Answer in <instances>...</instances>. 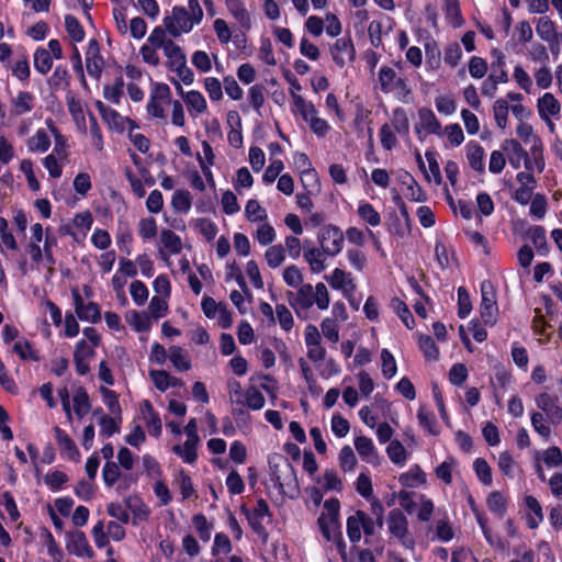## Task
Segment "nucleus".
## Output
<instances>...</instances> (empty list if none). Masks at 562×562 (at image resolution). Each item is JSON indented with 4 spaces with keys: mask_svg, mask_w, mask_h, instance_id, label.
<instances>
[{
    "mask_svg": "<svg viewBox=\"0 0 562 562\" xmlns=\"http://www.w3.org/2000/svg\"><path fill=\"white\" fill-rule=\"evenodd\" d=\"M66 549L70 554L79 558H93L94 552L81 530L70 531L66 536Z\"/></svg>",
    "mask_w": 562,
    "mask_h": 562,
    "instance_id": "11",
    "label": "nucleus"
},
{
    "mask_svg": "<svg viewBox=\"0 0 562 562\" xmlns=\"http://www.w3.org/2000/svg\"><path fill=\"white\" fill-rule=\"evenodd\" d=\"M398 482L404 487L415 488L426 484L427 476L418 464H413L407 472L400 474Z\"/></svg>",
    "mask_w": 562,
    "mask_h": 562,
    "instance_id": "20",
    "label": "nucleus"
},
{
    "mask_svg": "<svg viewBox=\"0 0 562 562\" xmlns=\"http://www.w3.org/2000/svg\"><path fill=\"white\" fill-rule=\"evenodd\" d=\"M293 112H297L308 123L311 131L317 137L321 138L327 135L330 125L325 119L317 116L318 111L311 101H306L301 94L293 93Z\"/></svg>",
    "mask_w": 562,
    "mask_h": 562,
    "instance_id": "2",
    "label": "nucleus"
},
{
    "mask_svg": "<svg viewBox=\"0 0 562 562\" xmlns=\"http://www.w3.org/2000/svg\"><path fill=\"white\" fill-rule=\"evenodd\" d=\"M160 241L171 255H178L182 250L180 236L171 229L165 228L160 232Z\"/></svg>",
    "mask_w": 562,
    "mask_h": 562,
    "instance_id": "33",
    "label": "nucleus"
},
{
    "mask_svg": "<svg viewBox=\"0 0 562 562\" xmlns=\"http://www.w3.org/2000/svg\"><path fill=\"white\" fill-rule=\"evenodd\" d=\"M286 296L290 306L293 307L296 313H299V310H308L315 303L314 289L310 283L301 284L296 294L289 291Z\"/></svg>",
    "mask_w": 562,
    "mask_h": 562,
    "instance_id": "14",
    "label": "nucleus"
},
{
    "mask_svg": "<svg viewBox=\"0 0 562 562\" xmlns=\"http://www.w3.org/2000/svg\"><path fill=\"white\" fill-rule=\"evenodd\" d=\"M91 409V403L88 392L83 386H79L74 395V412L78 418H83Z\"/></svg>",
    "mask_w": 562,
    "mask_h": 562,
    "instance_id": "29",
    "label": "nucleus"
},
{
    "mask_svg": "<svg viewBox=\"0 0 562 562\" xmlns=\"http://www.w3.org/2000/svg\"><path fill=\"white\" fill-rule=\"evenodd\" d=\"M492 55L495 57V60L492 61L491 68L492 72L488 76L490 81H495V83H506L508 82V74L505 70V56L504 54L497 49H492Z\"/></svg>",
    "mask_w": 562,
    "mask_h": 562,
    "instance_id": "22",
    "label": "nucleus"
},
{
    "mask_svg": "<svg viewBox=\"0 0 562 562\" xmlns=\"http://www.w3.org/2000/svg\"><path fill=\"white\" fill-rule=\"evenodd\" d=\"M245 214L250 222H260L267 217L266 210L261 207L259 202L255 199L247 201Z\"/></svg>",
    "mask_w": 562,
    "mask_h": 562,
    "instance_id": "63",
    "label": "nucleus"
},
{
    "mask_svg": "<svg viewBox=\"0 0 562 562\" xmlns=\"http://www.w3.org/2000/svg\"><path fill=\"white\" fill-rule=\"evenodd\" d=\"M392 114V125L395 131L402 136H407L409 134V121L405 109L395 108Z\"/></svg>",
    "mask_w": 562,
    "mask_h": 562,
    "instance_id": "49",
    "label": "nucleus"
},
{
    "mask_svg": "<svg viewBox=\"0 0 562 562\" xmlns=\"http://www.w3.org/2000/svg\"><path fill=\"white\" fill-rule=\"evenodd\" d=\"M391 307L408 329H413L415 327V318L404 301L398 297H393L391 300Z\"/></svg>",
    "mask_w": 562,
    "mask_h": 562,
    "instance_id": "31",
    "label": "nucleus"
},
{
    "mask_svg": "<svg viewBox=\"0 0 562 562\" xmlns=\"http://www.w3.org/2000/svg\"><path fill=\"white\" fill-rule=\"evenodd\" d=\"M184 102L188 110H194L196 113H203L207 109V103L203 94L198 90H190L184 95Z\"/></svg>",
    "mask_w": 562,
    "mask_h": 562,
    "instance_id": "47",
    "label": "nucleus"
},
{
    "mask_svg": "<svg viewBox=\"0 0 562 562\" xmlns=\"http://www.w3.org/2000/svg\"><path fill=\"white\" fill-rule=\"evenodd\" d=\"M535 402L542 414H546L550 424L558 426L562 423V406L557 395L542 392L536 396Z\"/></svg>",
    "mask_w": 562,
    "mask_h": 562,
    "instance_id": "9",
    "label": "nucleus"
},
{
    "mask_svg": "<svg viewBox=\"0 0 562 562\" xmlns=\"http://www.w3.org/2000/svg\"><path fill=\"white\" fill-rule=\"evenodd\" d=\"M467 150V159L470 165V167L477 171V172H484L485 166H484V148L482 145L476 140H470L465 145Z\"/></svg>",
    "mask_w": 562,
    "mask_h": 562,
    "instance_id": "19",
    "label": "nucleus"
},
{
    "mask_svg": "<svg viewBox=\"0 0 562 562\" xmlns=\"http://www.w3.org/2000/svg\"><path fill=\"white\" fill-rule=\"evenodd\" d=\"M381 360H382V374L385 379H392L397 371V366L394 356L392 352L384 348L381 351Z\"/></svg>",
    "mask_w": 562,
    "mask_h": 562,
    "instance_id": "57",
    "label": "nucleus"
},
{
    "mask_svg": "<svg viewBox=\"0 0 562 562\" xmlns=\"http://www.w3.org/2000/svg\"><path fill=\"white\" fill-rule=\"evenodd\" d=\"M526 507L535 515L528 514L526 517V524L528 528L536 529L543 520L542 507L538 499L532 495H527L525 497Z\"/></svg>",
    "mask_w": 562,
    "mask_h": 562,
    "instance_id": "24",
    "label": "nucleus"
},
{
    "mask_svg": "<svg viewBox=\"0 0 562 562\" xmlns=\"http://www.w3.org/2000/svg\"><path fill=\"white\" fill-rule=\"evenodd\" d=\"M527 237L531 240L536 251L541 257H547L550 252V247L547 240V234L543 226L535 225L527 231Z\"/></svg>",
    "mask_w": 562,
    "mask_h": 562,
    "instance_id": "21",
    "label": "nucleus"
},
{
    "mask_svg": "<svg viewBox=\"0 0 562 562\" xmlns=\"http://www.w3.org/2000/svg\"><path fill=\"white\" fill-rule=\"evenodd\" d=\"M192 524L199 535V538L203 542L210 541L213 530V524L207 521L205 515L202 513L195 514L192 517Z\"/></svg>",
    "mask_w": 562,
    "mask_h": 562,
    "instance_id": "43",
    "label": "nucleus"
},
{
    "mask_svg": "<svg viewBox=\"0 0 562 562\" xmlns=\"http://www.w3.org/2000/svg\"><path fill=\"white\" fill-rule=\"evenodd\" d=\"M418 347L427 360L436 361L439 359V348L429 335L419 336Z\"/></svg>",
    "mask_w": 562,
    "mask_h": 562,
    "instance_id": "46",
    "label": "nucleus"
},
{
    "mask_svg": "<svg viewBox=\"0 0 562 562\" xmlns=\"http://www.w3.org/2000/svg\"><path fill=\"white\" fill-rule=\"evenodd\" d=\"M536 31L540 38L546 42H551L555 37H559L555 30V23L549 16H541L538 20Z\"/></svg>",
    "mask_w": 562,
    "mask_h": 562,
    "instance_id": "40",
    "label": "nucleus"
},
{
    "mask_svg": "<svg viewBox=\"0 0 562 562\" xmlns=\"http://www.w3.org/2000/svg\"><path fill=\"white\" fill-rule=\"evenodd\" d=\"M281 465H284L291 472V474H293V475L295 474L293 465L289 462V460L284 456L279 454V453H273L268 457L270 481L273 483V485L276 487L283 490L281 473L279 470V468Z\"/></svg>",
    "mask_w": 562,
    "mask_h": 562,
    "instance_id": "15",
    "label": "nucleus"
},
{
    "mask_svg": "<svg viewBox=\"0 0 562 562\" xmlns=\"http://www.w3.org/2000/svg\"><path fill=\"white\" fill-rule=\"evenodd\" d=\"M386 522L390 533L408 547V521L404 513L398 508L390 510Z\"/></svg>",
    "mask_w": 562,
    "mask_h": 562,
    "instance_id": "12",
    "label": "nucleus"
},
{
    "mask_svg": "<svg viewBox=\"0 0 562 562\" xmlns=\"http://www.w3.org/2000/svg\"><path fill=\"white\" fill-rule=\"evenodd\" d=\"M472 311L470 295L464 286L458 289V316L461 319L467 318Z\"/></svg>",
    "mask_w": 562,
    "mask_h": 562,
    "instance_id": "62",
    "label": "nucleus"
},
{
    "mask_svg": "<svg viewBox=\"0 0 562 562\" xmlns=\"http://www.w3.org/2000/svg\"><path fill=\"white\" fill-rule=\"evenodd\" d=\"M357 213L364 223L372 227L379 226L381 224L380 213L368 201H361L359 203Z\"/></svg>",
    "mask_w": 562,
    "mask_h": 562,
    "instance_id": "30",
    "label": "nucleus"
},
{
    "mask_svg": "<svg viewBox=\"0 0 562 562\" xmlns=\"http://www.w3.org/2000/svg\"><path fill=\"white\" fill-rule=\"evenodd\" d=\"M446 16L450 19L451 24L457 27L463 23L459 0H445L443 7Z\"/></svg>",
    "mask_w": 562,
    "mask_h": 562,
    "instance_id": "55",
    "label": "nucleus"
},
{
    "mask_svg": "<svg viewBox=\"0 0 562 562\" xmlns=\"http://www.w3.org/2000/svg\"><path fill=\"white\" fill-rule=\"evenodd\" d=\"M226 8L241 29H251L250 14L243 0H225Z\"/></svg>",
    "mask_w": 562,
    "mask_h": 562,
    "instance_id": "18",
    "label": "nucleus"
},
{
    "mask_svg": "<svg viewBox=\"0 0 562 562\" xmlns=\"http://www.w3.org/2000/svg\"><path fill=\"white\" fill-rule=\"evenodd\" d=\"M389 459L396 465H404L407 461L408 453L405 447L396 439L390 441L386 447Z\"/></svg>",
    "mask_w": 562,
    "mask_h": 562,
    "instance_id": "39",
    "label": "nucleus"
},
{
    "mask_svg": "<svg viewBox=\"0 0 562 562\" xmlns=\"http://www.w3.org/2000/svg\"><path fill=\"white\" fill-rule=\"evenodd\" d=\"M125 506L130 509L135 517L140 520H146L149 516V509L144 504L142 498L137 495L128 496L124 499Z\"/></svg>",
    "mask_w": 562,
    "mask_h": 562,
    "instance_id": "45",
    "label": "nucleus"
},
{
    "mask_svg": "<svg viewBox=\"0 0 562 562\" xmlns=\"http://www.w3.org/2000/svg\"><path fill=\"white\" fill-rule=\"evenodd\" d=\"M560 102L554 98L552 93L546 92L541 98H539L538 111L541 119L549 120L547 113L550 115H557L560 113Z\"/></svg>",
    "mask_w": 562,
    "mask_h": 562,
    "instance_id": "25",
    "label": "nucleus"
},
{
    "mask_svg": "<svg viewBox=\"0 0 562 562\" xmlns=\"http://www.w3.org/2000/svg\"><path fill=\"white\" fill-rule=\"evenodd\" d=\"M65 27L67 34L74 42L80 43L85 40L86 32L76 16L71 14L65 15Z\"/></svg>",
    "mask_w": 562,
    "mask_h": 562,
    "instance_id": "41",
    "label": "nucleus"
},
{
    "mask_svg": "<svg viewBox=\"0 0 562 562\" xmlns=\"http://www.w3.org/2000/svg\"><path fill=\"white\" fill-rule=\"evenodd\" d=\"M54 432L61 453H65L69 460L78 462L81 454L71 437L58 426L54 428Z\"/></svg>",
    "mask_w": 562,
    "mask_h": 562,
    "instance_id": "16",
    "label": "nucleus"
},
{
    "mask_svg": "<svg viewBox=\"0 0 562 562\" xmlns=\"http://www.w3.org/2000/svg\"><path fill=\"white\" fill-rule=\"evenodd\" d=\"M103 66L104 59L100 53L99 42L95 38H91L86 52V67L89 76L94 79H100Z\"/></svg>",
    "mask_w": 562,
    "mask_h": 562,
    "instance_id": "13",
    "label": "nucleus"
},
{
    "mask_svg": "<svg viewBox=\"0 0 562 562\" xmlns=\"http://www.w3.org/2000/svg\"><path fill=\"white\" fill-rule=\"evenodd\" d=\"M70 79H71V77L68 72L67 67L63 66V65H58V66H56L53 75L48 79V83L55 90L59 89L63 83L65 86L64 88H68L70 86Z\"/></svg>",
    "mask_w": 562,
    "mask_h": 562,
    "instance_id": "52",
    "label": "nucleus"
},
{
    "mask_svg": "<svg viewBox=\"0 0 562 562\" xmlns=\"http://www.w3.org/2000/svg\"><path fill=\"white\" fill-rule=\"evenodd\" d=\"M417 419L419 425L431 436L439 435V430L436 428V416L432 412H425L424 409H418Z\"/></svg>",
    "mask_w": 562,
    "mask_h": 562,
    "instance_id": "59",
    "label": "nucleus"
},
{
    "mask_svg": "<svg viewBox=\"0 0 562 562\" xmlns=\"http://www.w3.org/2000/svg\"><path fill=\"white\" fill-rule=\"evenodd\" d=\"M361 529L364 533V543H370L369 538L375 532L373 518L366 512L358 509L355 515L349 516L346 521V530L349 541L353 544L361 540Z\"/></svg>",
    "mask_w": 562,
    "mask_h": 562,
    "instance_id": "3",
    "label": "nucleus"
},
{
    "mask_svg": "<svg viewBox=\"0 0 562 562\" xmlns=\"http://www.w3.org/2000/svg\"><path fill=\"white\" fill-rule=\"evenodd\" d=\"M12 103L14 113L23 115L34 109V95L29 91H20Z\"/></svg>",
    "mask_w": 562,
    "mask_h": 562,
    "instance_id": "36",
    "label": "nucleus"
},
{
    "mask_svg": "<svg viewBox=\"0 0 562 562\" xmlns=\"http://www.w3.org/2000/svg\"><path fill=\"white\" fill-rule=\"evenodd\" d=\"M473 470L477 480L485 486H488L493 482L492 469L487 461L483 458H476L473 462Z\"/></svg>",
    "mask_w": 562,
    "mask_h": 562,
    "instance_id": "50",
    "label": "nucleus"
},
{
    "mask_svg": "<svg viewBox=\"0 0 562 562\" xmlns=\"http://www.w3.org/2000/svg\"><path fill=\"white\" fill-rule=\"evenodd\" d=\"M324 508L327 510L328 517L325 514L319 515L317 518L319 530L326 541L336 543L339 553L344 557L346 542L339 524L340 502L336 497L328 498L324 502Z\"/></svg>",
    "mask_w": 562,
    "mask_h": 562,
    "instance_id": "1",
    "label": "nucleus"
},
{
    "mask_svg": "<svg viewBox=\"0 0 562 562\" xmlns=\"http://www.w3.org/2000/svg\"><path fill=\"white\" fill-rule=\"evenodd\" d=\"M50 147V138L48 134L40 128L36 133L27 139V149L30 151L45 153Z\"/></svg>",
    "mask_w": 562,
    "mask_h": 562,
    "instance_id": "37",
    "label": "nucleus"
},
{
    "mask_svg": "<svg viewBox=\"0 0 562 562\" xmlns=\"http://www.w3.org/2000/svg\"><path fill=\"white\" fill-rule=\"evenodd\" d=\"M480 315L486 326L492 327L497 322L498 305L496 302V292L492 282L488 280L481 283Z\"/></svg>",
    "mask_w": 562,
    "mask_h": 562,
    "instance_id": "6",
    "label": "nucleus"
},
{
    "mask_svg": "<svg viewBox=\"0 0 562 562\" xmlns=\"http://www.w3.org/2000/svg\"><path fill=\"white\" fill-rule=\"evenodd\" d=\"M325 255L322 248L312 247L304 251V259L308 262L312 272L321 273L326 269L325 259L323 258Z\"/></svg>",
    "mask_w": 562,
    "mask_h": 562,
    "instance_id": "32",
    "label": "nucleus"
},
{
    "mask_svg": "<svg viewBox=\"0 0 562 562\" xmlns=\"http://www.w3.org/2000/svg\"><path fill=\"white\" fill-rule=\"evenodd\" d=\"M162 24L172 37H178L182 33H189L192 31L194 25H198L193 22L188 9L182 5H175L172 8V15L165 16Z\"/></svg>",
    "mask_w": 562,
    "mask_h": 562,
    "instance_id": "5",
    "label": "nucleus"
},
{
    "mask_svg": "<svg viewBox=\"0 0 562 562\" xmlns=\"http://www.w3.org/2000/svg\"><path fill=\"white\" fill-rule=\"evenodd\" d=\"M317 241L325 255L335 257L344 248L345 234L335 224H324L317 233Z\"/></svg>",
    "mask_w": 562,
    "mask_h": 562,
    "instance_id": "4",
    "label": "nucleus"
},
{
    "mask_svg": "<svg viewBox=\"0 0 562 562\" xmlns=\"http://www.w3.org/2000/svg\"><path fill=\"white\" fill-rule=\"evenodd\" d=\"M126 322L137 333H146L150 329L151 322L150 316L146 312H138L135 310L130 311L126 314Z\"/></svg>",
    "mask_w": 562,
    "mask_h": 562,
    "instance_id": "27",
    "label": "nucleus"
},
{
    "mask_svg": "<svg viewBox=\"0 0 562 562\" xmlns=\"http://www.w3.org/2000/svg\"><path fill=\"white\" fill-rule=\"evenodd\" d=\"M530 419L533 430L543 439L548 440L551 436V428L543 414L541 412H532Z\"/></svg>",
    "mask_w": 562,
    "mask_h": 562,
    "instance_id": "54",
    "label": "nucleus"
},
{
    "mask_svg": "<svg viewBox=\"0 0 562 562\" xmlns=\"http://www.w3.org/2000/svg\"><path fill=\"white\" fill-rule=\"evenodd\" d=\"M130 292L133 301L138 306L147 301L149 294L146 284L139 280H135L131 283Z\"/></svg>",
    "mask_w": 562,
    "mask_h": 562,
    "instance_id": "64",
    "label": "nucleus"
},
{
    "mask_svg": "<svg viewBox=\"0 0 562 562\" xmlns=\"http://www.w3.org/2000/svg\"><path fill=\"white\" fill-rule=\"evenodd\" d=\"M333 61L338 68H344L347 64L356 60L357 52L350 34L339 37L329 47Z\"/></svg>",
    "mask_w": 562,
    "mask_h": 562,
    "instance_id": "7",
    "label": "nucleus"
},
{
    "mask_svg": "<svg viewBox=\"0 0 562 562\" xmlns=\"http://www.w3.org/2000/svg\"><path fill=\"white\" fill-rule=\"evenodd\" d=\"M240 512L246 516L248 520V525L251 530L263 541L267 542L269 538V532L267 528L263 526V518L256 517L249 514V509L246 505L240 506Z\"/></svg>",
    "mask_w": 562,
    "mask_h": 562,
    "instance_id": "38",
    "label": "nucleus"
},
{
    "mask_svg": "<svg viewBox=\"0 0 562 562\" xmlns=\"http://www.w3.org/2000/svg\"><path fill=\"white\" fill-rule=\"evenodd\" d=\"M100 393L102 394L103 403L109 408V411L119 416L121 420L122 408L119 402V395L115 391L110 390L105 386H100Z\"/></svg>",
    "mask_w": 562,
    "mask_h": 562,
    "instance_id": "51",
    "label": "nucleus"
},
{
    "mask_svg": "<svg viewBox=\"0 0 562 562\" xmlns=\"http://www.w3.org/2000/svg\"><path fill=\"white\" fill-rule=\"evenodd\" d=\"M400 77H397L396 71L389 67L382 66L378 74V80L380 83V89L383 93H391L394 91V86Z\"/></svg>",
    "mask_w": 562,
    "mask_h": 562,
    "instance_id": "28",
    "label": "nucleus"
},
{
    "mask_svg": "<svg viewBox=\"0 0 562 562\" xmlns=\"http://www.w3.org/2000/svg\"><path fill=\"white\" fill-rule=\"evenodd\" d=\"M501 147L502 150L506 153L509 164L514 169L520 168L521 162H524L526 170L533 171L529 153L522 148L521 144L517 139H505Z\"/></svg>",
    "mask_w": 562,
    "mask_h": 562,
    "instance_id": "8",
    "label": "nucleus"
},
{
    "mask_svg": "<svg viewBox=\"0 0 562 562\" xmlns=\"http://www.w3.org/2000/svg\"><path fill=\"white\" fill-rule=\"evenodd\" d=\"M42 538L47 547V552L53 558V560L55 562H61L63 551L60 550L58 543L56 542L52 532L47 528H43Z\"/></svg>",
    "mask_w": 562,
    "mask_h": 562,
    "instance_id": "60",
    "label": "nucleus"
},
{
    "mask_svg": "<svg viewBox=\"0 0 562 562\" xmlns=\"http://www.w3.org/2000/svg\"><path fill=\"white\" fill-rule=\"evenodd\" d=\"M488 510L498 518H504L508 507V496L499 491L491 492L486 497Z\"/></svg>",
    "mask_w": 562,
    "mask_h": 562,
    "instance_id": "23",
    "label": "nucleus"
},
{
    "mask_svg": "<svg viewBox=\"0 0 562 562\" xmlns=\"http://www.w3.org/2000/svg\"><path fill=\"white\" fill-rule=\"evenodd\" d=\"M53 66V58L50 53L43 48L37 47L34 53V68L42 75H46Z\"/></svg>",
    "mask_w": 562,
    "mask_h": 562,
    "instance_id": "42",
    "label": "nucleus"
},
{
    "mask_svg": "<svg viewBox=\"0 0 562 562\" xmlns=\"http://www.w3.org/2000/svg\"><path fill=\"white\" fill-rule=\"evenodd\" d=\"M418 117L419 123L415 125V133L420 142H424L428 134H440L441 124L431 109L420 108L418 110Z\"/></svg>",
    "mask_w": 562,
    "mask_h": 562,
    "instance_id": "10",
    "label": "nucleus"
},
{
    "mask_svg": "<svg viewBox=\"0 0 562 562\" xmlns=\"http://www.w3.org/2000/svg\"><path fill=\"white\" fill-rule=\"evenodd\" d=\"M294 164L304 178H311L313 180L314 183L312 186H315L318 190L319 182L317 178V172L315 171L314 168H312V162L307 155L304 153H296L294 155Z\"/></svg>",
    "mask_w": 562,
    "mask_h": 562,
    "instance_id": "26",
    "label": "nucleus"
},
{
    "mask_svg": "<svg viewBox=\"0 0 562 562\" xmlns=\"http://www.w3.org/2000/svg\"><path fill=\"white\" fill-rule=\"evenodd\" d=\"M508 103L504 99H497L493 106L494 112V119L496 122V125L504 130L507 126V120H508Z\"/></svg>",
    "mask_w": 562,
    "mask_h": 562,
    "instance_id": "58",
    "label": "nucleus"
},
{
    "mask_svg": "<svg viewBox=\"0 0 562 562\" xmlns=\"http://www.w3.org/2000/svg\"><path fill=\"white\" fill-rule=\"evenodd\" d=\"M121 477L119 464L114 461H105L102 469V479L108 487H112Z\"/></svg>",
    "mask_w": 562,
    "mask_h": 562,
    "instance_id": "56",
    "label": "nucleus"
},
{
    "mask_svg": "<svg viewBox=\"0 0 562 562\" xmlns=\"http://www.w3.org/2000/svg\"><path fill=\"white\" fill-rule=\"evenodd\" d=\"M164 54L168 58L166 66L169 71L176 72L187 65V57L182 48L171 40H168Z\"/></svg>",
    "mask_w": 562,
    "mask_h": 562,
    "instance_id": "17",
    "label": "nucleus"
},
{
    "mask_svg": "<svg viewBox=\"0 0 562 562\" xmlns=\"http://www.w3.org/2000/svg\"><path fill=\"white\" fill-rule=\"evenodd\" d=\"M191 194L188 190H176L171 198V206L180 213H188L191 209Z\"/></svg>",
    "mask_w": 562,
    "mask_h": 562,
    "instance_id": "48",
    "label": "nucleus"
},
{
    "mask_svg": "<svg viewBox=\"0 0 562 562\" xmlns=\"http://www.w3.org/2000/svg\"><path fill=\"white\" fill-rule=\"evenodd\" d=\"M13 352L24 361L32 360L38 362L41 360L38 351L33 349L31 341L26 338H22L13 345Z\"/></svg>",
    "mask_w": 562,
    "mask_h": 562,
    "instance_id": "35",
    "label": "nucleus"
},
{
    "mask_svg": "<svg viewBox=\"0 0 562 562\" xmlns=\"http://www.w3.org/2000/svg\"><path fill=\"white\" fill-rule=\"evenodd\" d=\"M244 395L245 402L243 404L248 408L259 411L265 406V396L255 385H249Z\"/></svg>",
    "mask_w": 562,
    "mask_h": 562,
    "instance_id": "44",
    "label": "nucleus"
},
{
    "mask_svg": "<svg viewBox=\"0 0 562 562\" xmlns=\"http://www.w3.org/2000/svg\"><path fill=\"white\" fill-rule=\"evenodd\" d=\"M198 445L199 441L186 440L183 446L176 445L172 451L182 458L186 463L193 464L198 460Z\"/></svg>",
    "mask_w": 562,
    "mask_h": 562,
    "instance_id": "34",
    "label": "nucleus"
},
{
    "mask_svg": "<svg viewBox=\"0 0 562 562\" xmlns=\"http://www.w3.org/2000/svg\"><path fill=\"white\" fill-rule=\"evenodd\" d=\"M267 263L270 268H278L285 259V252L282 245L269 247L265 254Z\"/></svg>",
    "mask_w": 562,
    "mask_h": 562,
    "instance_id": "61",
    "label": "nucleus"
},
{
    "mask_svg": "<svg viewBox=\"0 0 562 562\" xmlns=\"http://www.w3.org/2000/svg\"><path fill=\"white\" fill-rule=\"evenodd\" d=\"M169 351V359L177 370L188 371L191 369V361L187 358L181 347L172 346Z\"/></svg>",
    "mask_w": 562,
    "mask_h": 562,
    "instance_id": "53",
    "label": "nucleus"
}]
</instances>
